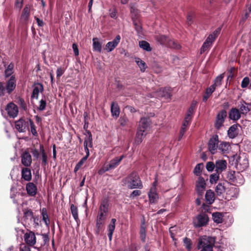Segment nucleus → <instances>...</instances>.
<instances>
[{
    "mask_svg": "<svg viewBox=\"0 0 251 251\" xmlns=\"http://www.w3.org/2000/svg\"><path fill=\"white\" fill-rule=\"evenodd\" d=\"M215 243L214 237L203 236L199 239L198 247L201 251H213Z\"/></svg>",
    "mask_w": 251,
    "mask_h": 251,
    "instance_id": "nucleus-1",
    "label": "nucleus"
},
{
    "mask_svg": "<svg viewBox=\"0 0 251 251\" xmlns=\"http://www.w3.org/2000/svg\"><path fill=\"white\" fill-rule=\"evenodd\" d=\"M125 183L126 184L130 189H141L143 187L140 178L136 173H132L128 176L125 179Z\"/></svg>",
    "mask_w": 251,
    "mask_h": 251,
    "instance_id": "nucleus-2",
    "label": "nucleus"
},
{
    "mask_svg": "<svg viewBox=\"0 0 251 251\" xmlns=\"http://www.w3.org/2000/svg\"><path fill=\"white\" fill-rule=\"evenodd\" d=\"M235 161L236 168L241 172L246 170L249 167L248 159L244 153L239 155L236 154L233 156Z\"/></svg>",
    "mask_w": 251,
    "mask_h": 251,
    "instance_id": "nucleus-3",
    "label": "nucleus"
},
{
    "mask_svg": "<svg viewBox=\"0 0 251 251\" xmlns=\"http://www.w3.org/2000/svg\"><path fill=\"white\" fill-rule=\"evenodd\" d=\"M208 221V217L206 214L201 213L194 220L193 224L196 227H200L207 225Z\"/></svg>",
    "mask_w": 251,
    "mask_h": 251,
    "instance_id": "nucleus-4",
    "label": "nucleus"
},
{
    "mask_svg": "<svg viewBox=\"0 0 251 251\" xmlns=\"http://www.w3.org/2000/svg\"><path fill=\"white\" fill-rule=\"evenodd\" d=\"M157 184V180L155 181L152 184V185L148 192V197L150 203H154L157 202L159 196L157 193L156 186Z\"/></svg>",
    "mask_w": 251,
    "mask_h": 251,
    "instance_id": "nucleus-5",
    "label": "nucleus"
},
{
    "mask_svg": "<svg viewBox=\"0 0 251 251\" xmlns=\"http://www.w3.org/2000/svg\"><path fill=\"white\" fill-rule=\"evenodd\" d=\"M196 187L197 193L201 197L206 188V182L202 177H199L196 182Z\"/></svg>",
    "mask_w": 251,
    "mask_h": 251,
    "instance_id": "nucleus-6",
    "label": "nucleus"
},
{
    "mask_svg": "<svg viewBox=\"0 0 251 251\" xmlns=\"http://www.w3.org/2000/svg\"><path fill=\"white\" fill-rule=\"evenodd\" d=\"M226 116L227 113L225 110H223L218 113L215 123V126L217 129H220L223 126Z\"/></svg>",
    "mask_w": 251,
    "mask_h": 251,
    "instance_id": "nucleus-7",
    "label": "nucleus"
},
{
    "mask_svg": "<svg viewBox=\"0 0 251 251\" xmlns=\"http://www.w3.org/2000/svg\"><path fill=\"white\" fill-rule=\"evenodd\" d=\"M251 103H247L245 100L240 101L238 109H239L241 115H247V114L251 110Z\"/></svg>",
    "mask_w": 251,
    "mask_h": 251,
    "instance_id": "nucleus-8",
    "label": "nucleus"
},
{
    "mask_svg": "<svg viewBox=\"0 0 251 251\" xmlns=\"http://www.w3.org/2000/svg\"><path fill=\"white\" fill-rule=\"evenodd\" d=\"M218 136H213L209 141L208 149L211 153L214 154L218 148Z\"/></svg>",
    "mask_w": 251,
    "mask_h": 251,
    "instance_id": "nucleus-9",
    "label": "nucleus"
},
{
    "mask_svg": "<svg viewBox=\"0 0 251 251\" xmlns=\"http://www.w3.org/2000/svg\"><path fill=\"white\" fill-rule=\"evenodd\" d=\"M121 36L117 35L112 41L108 42L105 45V50L107 52H111L118 46L121 41Z\"/></svg>",
    "mask_w": 251,
    "mask_h": 251,
    "instance_id": "nucleus-10",
    "label": "nucleus"
},
{
    "mask_svg": "<svg viewBox=\"0 0 251 251\" xmlns=\"http://www.w3.org/2000/svg\"><path fill=\"white\" fill-rule=\"evenodd\" d=\"M6 110L8 115L12 118L17 117L19 112L18 106L13 102H10L7 105Z\"/></svg>",
    "mask_w": 251,
    "mask_h": 251,
    "instance_id": "nucleus-11",
    "label": "nucleus"
},
{
    "mask_svg": "<svg viewBox=\"0 0 251 251\" xmlns=\"http://www.w3.org/2000/svg\"><path fill=\"white\" fill-rule=\"evenodd\" d=\"M15 126L16 129H17L20 132H24L25 131L28 126V120L25 121V120L21 119L15 122Z\"/></svg>",
    "mask_w": 251,
    "mask_h": 251,
    "instance_id": "nucleus-12",
    "label": "nucleus"
},
{
    "mask_svg": "<svg viewBox=\"0 0 251 251\" xmlns=\"http://www.w3.org/2000/svg\"><path fill=\"white\" fill-rule=\"evenodd\" d=\"M21 162L25 167H29L32 163V158L28 151H25L21 156Z\"/></svg>",
    "mask_w": 251,
    "mask_h": 251,
    "instance_id": "nucleus-13",
    "label": "nucleus"
},
{
    "mask_svg": "<svg viewBox=\"0 0 251 251\" xmlns=\"http://www.w3.org/2000/svg\"><path fill=\"white\" fill-rule=\"evenodd\" d=\"M25 241L27 245L34 246L36 244V237L34 232L30 231L24 236Z\"/></svg>",
    "mask_w": 251,
    "mask_h": 251,
    "instance_id": "nucleus-14",
    "label": "nucleus"
},
{
    "mask_svg": "<svg viewBox=\"0 0 251 251\" xmlns=\"http://www.w3.org/2000/svg\"><path fill=\"white\" fill-rule=\"evenodd\" d=\"M30 9L31 6L29 4L25 6L21 16V21L22 23L25 24L27 23L30 16Z\"/></svg>",
    "mask_w": 251,
    "mask_h": 251,
    "instance_id": "nucleus-15",
    "label": "nucleus"
},
{
    "mask_svg": "<svg viewBox=\"0 0 251 251\" xmlns=\"http://www.w3.org/2000/svg\"><path fill=\"white\" fill-rule=\"evenodd\" d=\"M227 166V162L225 160H218L215 162V171L221 173L225 171Z\"/></svg>",
    "mask_w": 251,
    "mask_h": 251,
    "instance_id": "nucleus-16",
    "label": "nucleus"
},
{
    "mask_svg": "<svg viewBox=\"0 0 251 251\" xmlns=\"http://www.w3.org/2000/svg\"><path fill=\"white\" fill-rule=\"evenodd\" d=\"M44 90V87L41 83H37L35 84L33 87V92L31 95V98L37 99L39 94Z\"/></svg>",
    "mask_w": 251,
    "mask_h": 251,
    "instance_id": "nucleus-17",
    "label": "nucleus"
},
{
    "mask_svg": "<svg viewBox=\"0 0 251 251\" xmlns=\"http://www.w3.org/2000/svg\"><path fill=\"white\" fill-rule=\"evenodd\" d=\"M16 86V81L14 76H11L7 81L6 86V90L8 94L11 93L15 88Z\"/></svg>",
    "mask_w": 251,
    "mask_h": 251,
    "instance_id": "nucleus-18",
    "label": "nucleus"
},
{
    "mask_svg": "<svg viewBox=\"0 0 251 251\" xmlns=\"http://www.w3.org/2000/svg\"><path fill=\"white\" fill-rule=\"evenodd\" d=\"M147 134L146 131L144 129L138 128L136 133V136L135 139V143L137 145H139L142 143L143 139Z\"/></svg>",
    "mask_w": 251,
    "mask_h": 251,
    "instance_id": "nucleus-19",
    "label": "nucleus"
},
{
    "mask_svg": "<svg viewBox=\"0 0 251 251\" xmlns=\"http://www.w3.org/2000/svg\"><path fill=\"white\" fill-rule=\"evenodd\" d=\"M241 117V114L238 108H232L229 112V118L233 121H237Z\"/></svg>",
    "mask_w": 251,
    "mask_h": 251,
    "instance_id": "nucleus-20",
    "label": "nucleus"
},
{
    "mask_svg": "<svg viewBox=\"0 0 251 251\" xmlns=\"http://www.w3.org/2000/svg\"><path fill=\"white\" fill-rule=\"evenodd\" d=\"M22 178L25 181H29L32 179L31 170L27 167L23 168L21 171Z\"/></svg>",
    "mask_w": 251,
    "mask_h": 251,
    "instance_id": "nucleus-21",
    "label": "nucleus"
},
{
    "mask_svg": "<svg viewBox=\"0 0 251 251\" xmlns=\"http://www.w3.org/2000/svg\"><path fill=\"white\" fill-rule=\"evenodd\" d=\"M26 190L27 194L31 196H34L36 194L37 188L32 182H29L26 184Z\"/></svg>",
    "mask_w": 251,
    "mask_h": 251,
    "instance_id": "nucleus-22",
    "label": "nucleus"
},
{
    "mask_svg": "<svg viewBox=\"0 0 251 251\" xmlns=\"http://www.w3.org/2000/svg\"><path fill=\"white\" fill-rule=\"evenodd\" d=\"M120 108L117 102H113L111 105V112L112 116L117 119L120 115Z\"/></svg>",
    "mask_w": 251,
    "mask_h": 251,
    "instance_id": "nucleus-23",
    "label": "nucleus"
},
{
    "mask_svg": "<svg viewBox=\"0 0 251 251\" xmlns=\"http://www.w3.org/2000/svg\"><path fill=\"white\" fill-rule=\"evenodd\" d=\"M124 156L122 155L120 157H116L113 159H112L108 165V167H109V169H113L115 168H116L120 163V162L122 160V159L124 158Z\"/></svg>",
    "mask_w": 251,
    "mask_h": 251,
    "instance_id": "nucleus-24",
    "label": "nucleus"
},
{
    "mask_svg": "<svg viewBox=\"0 0 251 251\" xmlns=\"http://www.w3.org/2000/svg\"><path fill=\"white\" fill-rule=\"evenodd\" d=\"M116 219H112L108 226V236L110 241L112 240L113 232L115 228Z\"/></svg>",
    "mask_w": 251,
    "mask_h": 251,
    "instance_id": "nucleus-25",
    "label": "nucleus"
},
{
    "mask_svg": "<svg viewBox=\"0 0 251 251\" xmlns=\"http://www.w3.org/2000/svg\"><path fill=\"white\" fill-rule=\"evenodd\" d=\"M150 123L151 121L149 119L146 118H142L140 120L138 128L144 129L146 131L150 126Z\"/></svg>",
    "mask_w": 251,
    "mask_h": 251,
    "instance_id": "nucleus-26",
    "label": "nucleus"
},
{
    "mask_svg": "<svg viewBox=\"0 0 251 251\" xmlns=\"http://www.w3.org/2000/svg\"><path fill=\"white\" fill-rule=\"evenodd\" d=\"M158 95L159 97H164L166 99H170L171 97L170 90L167 88L160 89L158 91Z\"/></svg>",
    "mask_w": 251,
    "mask_h": 251,
    "instance_id": "nucleus-27",
    "label": "nucleus"
},
{
    "mask_svg": "<svg viewBox=\"0 0 251 251\" xmlns=\"http://www.w3.org/2000/svg\"><path fill=\"white\" fill-rule=\"evenodd\" d=\"M39 150L42 155V165L45 166L48 164V156L43 145H40Z\"/></svg>",
    "mask_w": 251,
    "mask_h": 251,
    "instance_id": "nucleus-28",
    "label": "nucleus"
},
{
    "mask_svg": "<svg viewBox=\"0 0 251 251\" xmlns=\"http://www.w3.org/2000/svg\"><path fill=\"white\" fill-rule=\"evenodd\" d=\"M205 200L208 204H212L214 201V193L211 190H208L206 191L205 194Z\"/></svg>",
    "mask_w": 251,
    "mask_h": 251,
    "instance_id": "nucleus-29",
    "label": "nucleus"
},
{
    "mask_svg": "<svg viewBox=\"0 0 251 251\" xmlns=\"http://www.w3.org/2000/svg\"><path fill=\"white\" fill-rule=\"evenodd\" d=\"M244 183L243 176L239 172H237L235 179L233 180V184L238 186L242 185Z\"/></svg>",
    "mask_w": 251,
    "mask_h": 251,
    "instance_id": "nucleus-30",
    "label": "nucleus"
},
{
    "mask_svg": "<svg viewBox=\"0 0 251 251\" xmlns=\"http://www.w3.org/2000/svg\"><path fill=\"white\" fill-rule=\"evenodd\" d=\"M93 48L94 51L100 52L101 51V44L97 38L93 39Z\"/></svg>",
    "mask_w": 251,
    "mask_h": 251,
    "instance_id": "nucleus-31",
    "label": "nucleus"
},
{
    "mask_svg": "<svg viewBox=\"0 0 251 251\" xmlns=\"http://www.w3.org/2000/svg\"><path fill=\"white\" fill-rule=\"evenodd\" d=\"M135 61L140 68L141 71L144 72L147 67L146 63L139 57H135Z\"/></svg>",
    "mask_w": 251,
    "mask_h": 251,
    "instance_id": "nucleus-32",
    "label": "nucleus"
},
{
    "mask_svg": "<svg viewBox=\"0 0 251 251\" xmlns=\"http://www.w3.org/2000/svg\"><path fill=\"white\" fill-rule=\"evenodd\" d=\"M84 146L89 147L92 148V136L90 132H88V135L86 136L84 138Z\"/></svg>",
    "mask_w": 251,
    "mask_h": 251,
    "instance_id": "nucleus-33",
    "label": "nucleus"
},
{
    "mask_svg": "<svg viewBox=\"0 0 251 251\" xmlns=\"http://www.w3.org/2000/svg\"><path fill=\"white\" fill-rule=\"evenodd\" d=\"M24 217L27 221L31 223L35 222L36 219L33 217V212L30 210H27L24 213Z\"/></svg>",
    "mask_w": 251,
    "mask_h": 251,
    "instance_id": "nucleus-34",
    "label": "nucleus"
},
{
    "mask_svg": "<svg viewBox=\"0 0 251 251\" xmlns=\"http://www.w3.org/2000/svg\"><path fill=\"white\" fill-rule=\"evenodd\" d=\"M212 218L215 223L220 224L223 222V216L220 212H215L212 214Z\"/></svg>",
    "mask_w": 251,
    "mask_h": 251,
    "instance_id": "nucleus-35",
    "label": "nucleus"
},
{
    "mask_svg": "<svg viewBox=\"0 0 251 251\" xmlns=\"http://www.w3.org/2000/svg\"><path fill=\"white\" fill-rule=\"evenodd\" d=\"M215 87L214 85H211L209 88H208L206 90L205 95L203 96V101L204 102L206 101L212 93L215 91Z\"/></svg>",
    "mask_w": 251,
    "mask_h": 251,
    "instance_id": "nucleus-36",
    "label": "nucleus"
},
{
    "mask_svg": "<svg viewBox=\"0 0 251 251\" xmlns=\"http://www.w3.org/2000/svg\"><path fill=\"white\" fill-rule=\"evenodd\" d=\"M71 213L75 220L77 223L79 221L78 216V209L76 206L72 204L70 206Z\"/></svg>",
    "mask_w": 251,
    "mask_h": 251,
    "instance_id": "nucleus-37",
    "label": "nucleus"
},
{
    "mask_svg": "<svg viewBox=\"0 0 251 251\" xmlns=\"http://www.w3.org/2000/svg\"><path fill=\"white\" fill-rule=\"evenodd\" d=\"M227 134L229 138H234L238 134L237 128L235 126H232L228 130Z\"/></svg>",
    "mask_w": 251,
    "mask_h": 251,
    "instance_id": "nucleus-38",
    "label": "nucleus"
},
{
    "mask_svg": "<svg viewBox=\"0 0 251 251\" xmlns=\"http://www.w3.org/2000/svg\"><path fill=\"white\" fill-rule=\"evenodd\" d=\"M135 29L137 32V35L142 37L144 35V33L142 29V27L140 22H137L135 21L133 22Z\"/></svg>",
    "mask_w": 251,
    "mask_h": 251,
    "instance_id": "nucleus-39",
    "label": "nucleus"
},
{
    "mask_svg": "<svg viewBox=\"0 0 251 251\" xmlns=\"http://www.w3.org/2000/svg\"><path fill=\"white\" fill-rule=\"evenodd\" d=\"M225 191V183L220 182L216 186L215 192L217 195H222Z\"/></svg>",
    "mask_w": 251,
    "mask_h": 251,
    "instance_id": "nucleus-40",
    "label": "nucleus"
},
{
    "mask_svg": "<svg viewBox=\"0 0 251 251\" xmlns=\"http://www.w3.org/2000/svg\"><path fill=\"white\" fill-rule=\"evenodd\" d=\"M230 147V145L227 142H222L218 146V149L223 153H226L228 151Z\"/></svg>",
    "mask_w": 251,
    "mask_h": 251,
    "instance_id": "nucleus-41",
    "label": "nucleus"
},
{
    "mask_svg": "<svg viewBox=\"0 0 251 251\" xmlns=\"http://www.w3.org/2000/svg\"><path fill=\"white\" fill-rule=\"evenodd\" d=\"M169 38L165 35H159L156 36V40L160 43V44L163 45H166Z\"/></svg>",
    "mask_w": 251,
    "mask_h": 251,
    "instance_id": "nucleus-42",
    "label": "nucleus"
},
{
    "mask_svg": "<svg viewBox=\"0 0 251 251\" xmlns=\"http://www.w3.org/2000/svg\"><path fill=\"white\" fill-rule=\"evenodd\" d=\"M139 47L143 50L147 51H150L151 50V48L150 47V45L149 43L145 41H141L139 42Z\"/></svg>",
    "mask_w": 251,
    "mask_h": 251,
    "instance_id": "nucleus-43",
    "label": "nucleus"
},
{
    "mask_svg": "<svg viewBox=\"0 0 251 251\" xmlns=\"http://www.w3.org/2000/svg\"><path fill=\"white\" fill-rule=\"evenodd\" d=\"M190 124L187 123H185L184 122H183L181 128L180 130L179 135L178 137V140H180L183 136L184 135L185 132L187 130V127L189 126Z\"/></svg>",
    "mask_w": 251,
    "mask_h": 251,
    "instance_id": "nucleus-44",
    "label": "nucleus"
},
{
    "mask_svg": "<svg viewBox=\"0 0 251 251\" xmlns=\"http://www.w3.org/2000/svg\"><path fill=\"white\" fill-rule=\"evenodd\" d=\"M108 208V203L107 201H103L99 208V212L106 214L107 215Z\"/></svg>",
    "mask_w": 251,
    "mask_h": 251,
    "instance_id": "nucleus-45",
    "label": "nucleus"
},
{
    "mask_svg": "<svg viewBox=\"0 0 251 251\" xmlns=\"http://www.w3.org/2000/svg\"><path fill=\"white\" fill-rule=\"evenodd\" d=\"M166 46H168L171 48L178 49L180 48V46L174 40L169 39L168 42Z\"/></svg>",
    "mask_w": 251,
    "mask_h": 251,
    "instance_id": "nucleus-46",
    "label": "nucleus"
},
{
    "mask_svg": "<svg viewBox=\"0 0 251 251\" xmlns=\"http://www.w3.org/2000/svg\"><path fill=\"white\" fill-rule=\"evenodd\" d=\"M203 167V164L202 163H199L197 164L195 167L193 173L194 174L199 176H201V173L202 169Z\"/></svg>",
    "mask_w": 251,
    "mask_h": 251,
    "instance_id": "nucleus-47",
    "label": "nucleus"
},
{
    "mask_svg": "<svg viewBox=\"0 0 251 251\" xmlns=\"http://www.w3.org/2000/svg\"><path fill=\"white\" fill-rule=\"evenodd\" d=\"M220 173H216L211 174L210 176L209 181L211 184L216 183L219 179Z\"/></svg>",
    "mask_w": 251,
    "mask_h": 251,
    "instance_id": "nucleus-48",
    "label": "nucleus"
},
{
    "mask_svg": "<svg viewBox=\"0 0 251 251\" xmlns=\"http://www.w3.org/2000/svg\"><path fill=\"white\" fill-rule=\"evenodd\" d=\"M224 76H225L224 73L220 75H219V76H218L215 80L214 84H213L212 85H214L215 88L217 86H220L222 84V81H223V79Z\"/></svg>",
    "mask_w": 251,
    "mask_h": 251,
    "instance_id": "nucleus-49",
    "label": "nucleus"
},
{
    "mask_svg": "<svg viewBox=\"0 0 251 251\" xmlns=\"http://www.w3.org/2000/svg\"><path fill=\"white\" fill-rule=\"evenodd\" d=\"M237 172H235L234 171H230L228 172L227 175V178L230 182V183H233V180L235 179V177L236 176Z\"/></svg>",
    "mask_w": 251,
    "mask_h": 251,
    "instance_id": "nucleus-50",
    "label": "nucleus"
},
{
    "mask_svg": "<svg viewBox=\"0 0 251 251\" xmlns=\"http://www.w3.org/2000/svg\"><path fill=\"white\" fill-rule=\"evenodd\" d=\"M211 46L212 45L209 44V43L204 41L200 50L201 54L204 53L205 51L209 50Z\"/></svg>",
    "mask_w": 251,
    "mask_h": 251,
    "instance_id": "nucleus-51",
    "label": "nucleus"
},
{
    "mask_svg": "<svg viewBox=\"0 0 251 251\" xmlns=\"http://www.w3.org/2000/svg\"><path fill=\"white\" fill-rule=\"evenodd\" d=\"M14 67V64L12 63H10L7 68L5 71V75L6 77H8L10 76L13 73V69Z\"/></svg>",
    "mask_w": 251,
    "mask_h": 251,
    "instance_id": "nucleus-52",
    "label": "nucleus"
},
{
    "mask_svg": "<svg viewBox=\"0 0 251 251\" xmlns=\"http://www.w3.org/2000/svg\"><path fill=\"white\" fill-rule=\"evenodd\" d=\"M42 215L43 220L44 221L46 225H48L50 223V220L47 214V213L46 212V210H44V209H43L42 210Z\"/></svg>",
    "mask_w": 251,
    "mask_h": 251,
    "instance_id": "nucleus-53",
    "label": "nucleus"
},
{
    "mask_svg": "<svg viewBox=\"0 0 251 251\" xmlns=\"http://www.w3.org/2000/svg\"><path fill=\"white\" fill-rule=\"evenodd\" d=\"M251 83V81L249 77H245L241 82V87L243 88H245L248 87L249 84Z\"/></svg>",
    "mask_w": 251,
    "mask_h": 251,
    "instance_id": "nucleus-54",
    "label": "nucleus"
},
{
    "mask_svg": "<svg viewBox=\"0 0 251 251\" xmlns=\"http://www.w3.org/2000/svg\"><path fill=\"white\" fill-rule=\"evenodd\" d=\"M146 228L143 226H142L140 229V238L143 242H145L146 240Z\"/></svg>",
    "mask_w": 251,
    "mask_h": 251,
    "instance_id": "nucleus-55",
    "label": "nucleus"
},
{
    "mask_svg": "<svg viewBox=\"0 0 251 251\" xmlns=\"http://www.w3.org/2000/svg\"><path fill=\"white\" fill-rule=\"evenodd\" d=\"M222 28V26H220L216 28L211 34L210 35L216 39L220 34Z\"/></svg>",
    "mask_w": 251,
    "mask_h": 251,
    "instance_id": "nucleus-56",
    "label": "nucleus"
},
{
    "mask_svg": "<svg viewBox=\"0 0 251 251\" xmlns=\"http://www.w3.org/2000/svg\"><path fill=\"white\" fill-rule=\"evenodd\" d=\"M29 124L30 128H31V132L32 134L33 135H36L37 133L36 130V127L35 126L34 124V123L33 121H32L31 120H28V125Z\"/></svg>",
    "mask_w": 251,
    "mask_h": 251,
    "instance_id": "nucleus-57",
    "label": "nucleus"
},
{
    "mask_svg": "<svg viewBox=\"0 0 251 251\" xmlns=\"http://www.w3.org/2000/svg\"><path fill=\"white\" fill-rule=\"evenodd\" d=\"M119 121L121 126H125L127 125L128 119L127 117L123 116L119 119Z\"/></svg>",
    "mask_w": 251,
    "mask_h": 251,
    "instance_id": "nucleus-58",
    "label": "nucleus"
},
{
    "mask_svg": "<svg viewBox=\"0 0 251 251\" xmlns=\"http://www.w3.org/2000/svg\"><path fill=\"white\" fill-rule=\"evenodd\" d=\"M183 243L187 250L190 251L191 249L192 245L191 240L187 237H185L183 239Z\"/></svg>",
    "mask_w": 251,
    "mask_h": 251,
    "instance_id": "nucleus-59",
    "label": "nucleus"
},
{
    "mask_svg": "<svg viewBox=\"0 0 251 251\" xmlns=\"http://www.w3.org/2000/svg\"><path fill=\"white\" fill-rule=\"evenodd\" d=\"M215 168V164L212 162H208L206 165V170L208 172H212Z\"/></svg>",
    "mask_w": 251,
    "mask_h": 251,
    "instance_id": "nucleus-60",
    "label": "nucleus"
},
{
    "mask_svg": "<svg viewBox=\"0 0 251 251\" xmlns=\"http://www.w3.org/2000/svg\"><path fill=\"white\" fill-rule=\"evenodd\" d=\"M46 107V101L45 100L42 99L39 101V105L38 109L40 111H43L45 109Z\"/></svg>",
    "mask_w": 251,
    "mask_h": 251,
    "instance_id": "nucleus-61",
    "label": "nucleus"
},
{
    "mask_svg": "<svg viewBox=\"0 0 251 251\" xmlns=\"http://www.w3.org/2000/svg\"><path fill=\"white\" fill-rule=\"evenodd\" d=\"M107 215L106 214L100 213L99 212L98 216H97V220L99 221H101L104 222L105 219H106Z\"/></svg>",
    "mask_w": 251,
    "mask_h": 251,
    "instance_id": "nucleus-62",
    "label": "nucleus"
},
{
    "mask_svg": "<svg viewBox=\"0 0 251 251\" xmlns=\"http://www.w3.org/2000/svg\"><path fill=\"white\" fill-rule=\"evenodd\" d=\"M32 154L34 159H38L40 157V152L37 149H32Z\"/></svg>",
    "mask_w": 251,
    "mask_h": 251,
    "instance_id": "nucleus-63",
    "label": "nucleus"
},
{
    "mask_svg": "<svg viewBox=\"0 0 251 251\" xmlns=\"http://www.w3.org/2000/svg\"><path fill=\"white\" fill-rule=\"evenodd\" d=\"M19 251H31L30 248L25 244H21L19 247Z\"/></svg>",
    "mask_w": 251,
    "mask_h": 251,
    "instance_id": "nucleus-64",
    "label": "nucleus"
}]
</instances>
